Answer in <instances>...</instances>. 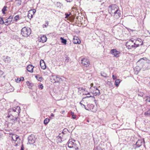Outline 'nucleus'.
<instances>
[{"label":"nucleus","instance_id":"f257e3e1","mask_svg":"<svg viewBox=\"0 0 150 150\" xmlns=\"http://www.w3.org/2000/svg\"><path fill=\"white\" fill-rule=\"evenodd\" d=\"M21 109L19 106L10 108L8 110V115L7 117H10L11 120H13L14 122L16 121L18 116L19 115Z\"/></svg>","mask_w":150,"mask_h":150},{"label":"nucleus","instance_id":"f03ea898","mask_svg":"<svg viewBox=\"0 0 150 150\" xmlns=\"http://www.w3.org/2000/svg\"><path fill=\"white\" fill-rule=\"evenodd\" d=\"M147 64L149 68H150V61L146 57L140 59L137 63V65L139 68L140 69L145 65H146Z\"/></svg>","mask_w":150,"mask_h":150},{"label":"nucleus","instance_id":"7ed1b4c3","mask_svg":"<svg viewBox=\"0 0 150 150\" xmlns=\"http://www.w3.org/2000/svg\"><path fill=\"white\" fill-rule=\"evenodd\" d=\"M108 11L111 14L113 13L115 15L117 14L119 17L120 16V11L119 10L117 6L115 4L110 5L109 6Z\"/></svg>","mask_w":150,"mask_h":150},{"label":"nucleus","instance_id":"20e7f679","mask_svg":"<svg viewBox=\"0 0 150 150\" xmlns=\"http://www.w3.org/2000/svg\"><path fill=\"white\" fill-rule=\"evenodd\" d=\"M139 41L140 42L142 40L141 39H138L137 40V41L135 42H134V44H132V43H131V42L130 41H129L127 42L126 43V46L127 48L128 49H135L137 47H139V45H142L143 44V42H142L140 44H138L137 43V41Z\"/></svg>","mask_w":150,"mask_h":150},{"label":"nucleus","instance_id":"39448f33","mask_svg":"<svg viewBox=\"0 0 150 150\" xmlns=\"http://www.w3.org/2000/svg\"><path fill=\"white\" fill-rule=\"evenodd\" d=\"M75 142V141L74 139H69L68 142V146L70 148H72L73 150H78V146Z\"/></svg>","mask_w":150,"mask_h":150},{"label":"nucleus","instance_id":"423d86ee","mask_svg":"<svg viewBox=\"0 0 150 150\" xmlns=\"http://www.w3.org/2000/svg\"><path fill=\"white\" fill-rule=\"evenodd\" d=\"M21 32V34L23 37H27L30 34L31 30L30 28L24 27L22 29Z\"/></svg>","mask_w":150,"mask_h":150},{"label":"nucleus","instance_id":"0eeeda50","mask_svg":"<svg viewBox=\"0 0 150 150\" xmlns=\"http://www.w3.org/2000/svg\"><path fill=\"white\" fill-rule=\"evenodd\" d=\"M51 80L54 83L60 82L62 81V79L58 76L53 75L51 77Z\"/></svg>","mask_w":150,"mask_h":150},{"label":"nucleus","instance_id":"6e6552de","mask_svg":"<svg viewBox=\"0 0 150 150\" xmlns=\"http://www.w3.org/2000/svg\"><path fill=\"white\" fill-rule=\"evenodd\" d=\"M87 107L88 108H85V109L86 110H91L94 112H95L97 111L96 107L93 104H88L87 105Z\"/></svg>","mask_w":150,"mask_h":150},{"label":"nucleus","instance_id":"1a4fd4ad","mask_svg":"<svg viewBox=\"0 0 150 150\" xmlns=\"http://www.w3.org/2000/svg\"><path fill=\"white\" fill-rule=\"evenodd\" d=\"M35 139L33 134L29 136L28 137V143L30 144H32L35 143Z\"/></svg>","mask_w":150,"mask_h":150},{"label":"nucleus","instance_id":"9d476101","mask_svg":"<svg viewBox=\"0 0 150 150\" xmlns=\"http://www.w3.org/2000/svg\"><path fill=\"white\" fill-rule=\"evenodd\" d=\"M81 64L84 67H88L90 62L89 60L86 58H83L81 59Z\"/></svg>","mask_w":150,"mask_h":150},{"label":"nucleus","instance_id":"9b49d317","mask_svg":"<svg viewBox=\"0 0 150 150\" xmlns=\"http://www.w3.org/2000/svg\"><path fill=\"white\" fill-rule=\"evenodd\" d=\"M110 53L112 55H113L115 57H119V54H120L119 51H117L116 49H113L110 50Z\"/></svg>","mask_w":150,"mask_h":150},{"label":"nucleus","instance_id":"f8f14e48","mask_svg":"<svg viewBox=\"0 0 150 150\" xmlns=\"http://www.w3.org/2000/svg\"><path fill=\"white\" fill-rule=\"evenodd\" d=\"M13 18V16L12 15H10L8 18L6 20V21L5 22V25H8L10 24L12 21Z\"/></svg>","mask_w":150,"mask_h":150},{"label":"nucleus","instance_id":"ddd939ff","mask_svg":"<svg viewBox=\"0 0 150 150\" xmlns=\"http://www.w3.org/2000/svg\"><path fill=\"white\" fill-rule=\"evenodd\" d=\"M47 38L45 35H42L41 37L38 38V41L40 42L44 43L46 42L47 40Z\"/></svg>","mask_w":150,"mask_h":150},{"label":"nucleus","instance_id":"4468645a","mask_svg":"<svg viewBox=\"0 0 150 150\" xmlns=\"http://www.w3.org/2000/svg\"><path fill=\"white\" fill-rule=\"evenodd\" d=\"M12 139L14 141H15L16 142H17V143H18V142H20L21 140L19 138V136L16 134H13V135Z\"/></svg>","mask_w":150,"mask_h":150},{"label":"nucleus","instance_id":"2eb2a0df","mask_svg":"<svg viewBox=\"0 0 150 150\" xmlns=\"http://www.w3.org/2000/svg\"><path fill=\"white\" fill-rule=\"evenodd\" d=\"M73 42L74 44H79L81 42V41L78 37L74 36L73 40Z\"/></svg>","mask_w":150,"mask_h":150},{"label":"nucleus","instance_id":"dca6fc26","mask_svg":"<svg viewBox=\"0 0 150 150\" xmlns=\"http://www.w3.org/2000/svg\"><path fill=\"white\" fill-rule=\"evenodd\" d=\"M93 93L95 96H99L100 94V92L99 90L97 88H94V90Z\"/></svg>","mask_w":150,"mask_h":150},{"label":"nucleus","instance_id":"f3484780","mask_svg":"<svg viewBox=\"0 0 150 150\" xmlns=\"http://www.w3.org/2000/svg\"><path fill=\"white\" fill-rule=\"evenodd\" d=\"M34 68V67L31 64L29 65L27 67V69L28 71L30 72H33V69Z\"/></svg>","mask_w":150,"mask_h":150},{"label":"nucleus","instance_id":"a211bd4d","mask_svg":"<svg viewBox=\"0 0 150 150\" xmlns=\"http://www.w3.org/2000/svg\"><path fill=\"white\" fill-rule=\"evenodd\" d=\"M40 66L41 69H45L46 68V66L43 60H41L40 62Z\"/></svg>","mask_w":150,"mask_h":150},{"label":"nucleus","instance_id":"6ab92c4d","mask_svg":"<svg viewBox=\"0 0 150 150\" xmlns=\"http://www.w3.org/2000/svg\"><path fill=\"white\" fill-rule=\"evenodd\" d=\"M142 141L139 140L136 143V145L138 147H140L142 145Z\"/></svg>","mask_w":150,"mask_h":150},{"label":"nucleus","instance_id":"aec40b11","mask_svg":"<svg viewBox=\"0 0 150 150\" xmlns=\"http://www.w3.org/2000/svg\"><path fill=\"white\" fill-rule=\"evenodd\" d=\"M35 77L39 81H41L42 80V78L39 75L35 76Z\"/></svg>","mask_w":150,"mask_h":150},{"label":"nucleus","instance_id":"412c9836","mask_svg":"<svg viewBox=\"0 0 150 150\" xmlns=\"http://www.w3.org/2000/svg\"><path fill=\"white\" fill-rule=\"evenodd\" d=\"M31 12H32V10L29 11L28 14V17L30 19H31L33 17V15L31 13Z\"/></svg>","mask_w":150,"mask_h":150},{"label":"nucleus","instance_id":"4be33fe9","mask_svg":"<svg viewBox=\"0 0 150 150\" xmlns=\"http://www.w3.org/2000/svg\"><path fill=\"white\" fill-rule=\"evenodd\" d=\"M50 120L48 118H46L45 119L44 121V124L45 125H46L48 122H50Z\"/></svg>","mask_w":150,"mask_h":150},{"label":"nucleus","instance_id":"5701e85b","mask_svg":"<svg viewBox=\"0 0 150 150\" xmlns=\"http://www.w3.org/2000/svg\"><path fill=\"white\" fill-rule=\"evenodd\" d=\"M120 79H116L115 81V86L117 87L119 86V84L120 82Z\"/></svg>","mask_w":150,"mask_h":150},{"label":"nucleus","instance_id":"b1692460","mask_svg":"<svg viewBox=\"0 0 150 150\" xmlns=\"http://www.w3.org/2000/svg\"><path fill=\"white\" fill-rule=\"evenodd\" d=\"M61 134H60L59 136V137L58 138L57 140L58 142H61L62 141V138L61 136Z\"/></svg>","mask_w":150,"mask_h":150},{"label":"nucleus","instance_id":"393cba45","mask_svg":"<svg viewBox=\"0 0 150 150\" xmlns=\"http://www.w3.org/2000/svg\"><path fill=\"white\" fill-rule=\"evenodd\" d=\"M60 40H62V42L64 44H66L67 43V40L65 39H64L63 38H62V37H61L60 38Z\"/></svg>","mask_w":150,"mask_h":150},{"label":"nucleus","instance_id":"a878e982","mask_svg":"<svg viewBox=\"0 0 150 150\" xmlns=\"http://www.w3.org/2000/svg\"><path fill=\"white\" fill-rule=\"evenodd\" d=\"M6 8H7V6H5L4 7L2 8V13L4 14H5V11H6Z\"/></svg>","mask_w":150,"mask_h":150},{"label":"nucleus","instance_id":"bb28decb","mask_svg":"<svg viewBox=\"0 0 150 150\" xmlns=\"http://www.w3.org/2000/svg\"><path fill=\"white\" fill-rule=\"evenodd\" d=\"M69 132L68 130L66 128L64 129L62 132V134H64L67 133Z\"/></svg>","mask_w":150,"mask_h":150},{"label":"nucleus","instance_id":"cd10ccee","mask_svg":"<svg viewBox=\"0 0 150 150\" xmlns=\"http://www.w3.org/2000/svg\"><path fill=\"white\" fill-rule=\"evenodd\" d=\"M4 24H5V23L3 20V18L2 17H0V24L2 25Z\"/></svg>","mask_w":150,"mask_h":150},{"label":"nucleus","instance_id":"c85d7f7f","mask_svg":"<svg viewBox=\"0 0 150 150\" xmlns=\"http://www.w3.org/2000/svg\"><path fill=\"white\" fill-rule=\"evenodd\" d=\"M19 15H17L14 18V21L15 22H17L18 20L19 19Z\"/></svg>","mask_w":150,"mask_h":150},{"label":"nucleus","instance_id":"c756f323","mask_svg":"<svg viewBox=\"0 0 150 150\" xmlns=\"http://www.w3.org/2000/svg\"><path fill=\"white\" fill-rule=\"evenodd\" d=\"M4 60L6 62H8L10 61V57L6 56Z\"/></svg>","mask_w":150,"mask_h":150},{"label":"nucleus","instance_id":"7c9ffc66","mask_svg":"<svg viewBox=\"0 0 150 150\" xmlns=\"http://www.w3.org/2000/svg\"><path fill=\"white\" fill-rule=\"evenodd\" d=\"M48 23H49L47 21H46L45 24L43 25V28H44V27L46 28L47 27V26L48 25Z\"/></svg>","mask_w":150,"mask_h":150},{"label":"nucleus","instance_id":"2f4dec72","mask_svg":"<svg viewBox=\"0 0 150 150\" xmlns=\"http://www.w3.org/2000/svg\"><path fill=\"white\" fill-rule=\"evenodd\" d=\"M101 75L102 76L106 77L107 76V74L105 72H102L101 73Z\"/></svg>","mask_w":150,"mask_h":150},{"label":"nucleus","instance_id":"473e14b6","mask_svg":"<svg viewBox=\"0 0 150 150\" xmlns=\"http://www.w3.org/2000/svg\"><path fill=\"white\" fill-rule=\"evenodd\" d=\"M26 83L28 86H32V85H33V84L32 83H30L29 81H27Z\"/></svg>","mask_w":150,"mask_h":150},{"label":"nucleus","instance_id":"72a5a7b5","mask_svg":"<svg viewBox=\"0 0 150 150\" xmlns=\"http://www.w3.org/2000/svg\"><path fill=\"white\" fill-rule=\"evenodd\" d=\"M17 3L19 5H20L21 4L22 1L21 0H17Z\"/></svg>","mask_w":150,"mask_h":150},{"label":"nucleus","instance_id":"f704fd0d","mask_svg":"<svg viewBox=\"0 0 150 150\" xmlns=\"http://www.w3.org/2000/svg\"><path fill=\"white\" fill-rule=\"evenodd\" d=\"M71 14V13L69 14L67 13H65V15L66 16L65 18H67Z\"/></svg>","mask_w":150,"mask_h":150},{"label":"nucleus","instance_id":"c9c22d12","mask_svg":"<svg viewBox=\"0 0 150 150\" xmlns=\"http://www.w3.org/2000/svg\"><path fill=\"white\" fill-rule=\"evenodd\" d=\"M83 94L84 95H90V93L88 92L87 91H85V92H83Z\"/></svg>","mask_w":150,"mask_h":150},{"label":"nucleus","instance_id":"e433bc0d","mask_svg":"<svg viewBox=\"0 0 150 150\" xmlns=\"http://www.w3.org/2000/svg\"><path fill=\"white\" fill-rule=\"evenodd\" d=\"M71 113L72 118L73 119H75L76 118V116L74 114V112H72Z\"/></svg>","mask_w":150,"mask_h":150},{"label":"nucleus","instance_id":"4c0bfd02","mask_svg":"<svg viewBox=\"0 0 150 150\" xmlns=\"http://www.w3.org/2000/svg\"><path fill=\"white\" fill-rule=\"evenodd\" d=\"M147 98L146 99V101L147 102H150V97L149 96L147 97Z\"/></svg>","mask_w":150,"mask_h":150},{"label":"nucleus","instance_id":"58836bf2","mask_svg":"<svg viewBox=\"0 0 150 150\" xmlns=\"http://www.w3.org/2000/svg\"><path fill=\"white\" fill-rule=\"evenodd\" d=\"M39 88H41V89H42L43 88V86L42 84H40L38 86Z\"/></svg>","mask_w":150,"mask_h":150},{"label":"nucleus","instance_id":"ea45409f","mask_svg":"<svg viewBox=\"0 0 150 150\" xmlns=\"http://www.w3.org/2000/svg\"><path fill=\"white\" fill-rule=\"evenodd\" d=\"M82 101H81L80 103V104L81 105V106L82 107H84L85 108H85L86 107L85 106V105H84V104H83L82 103H81V102Z\"/></svg>","mask_w":150,"mask_h":150},{"label":"nucleus","instance_id":"a19ab883","mask_svg":"<svg viewBox=\"0 0 150 150\" xmlns=\"http://www.w3.org/2000/svg\"><path fill=\"white\" fill-rule=\"evenodd\" d=\"M145 114L146 115H150V112H149L148 111L145 113Z\"/></svg>","mask_w":150,"mask_h":150},{"label":"nucleus","instance_id":"79ce46f5","mask_svg":"<svg viewBox=\"0 0 150 150\" xmlns=\"http://www.w3.org/2000/svg\"><path fill=\"white\" fill-rule=\"evenodd\" d=\"M4 73V72L3 71L0 70V76H1Z\"/></svg>","mask_w":150,"mask_h":150},{"label":"nucleus","instance_id":"37998d69","mask_svg":"<svg viewBox=\"0 0 150 150\" xmlns=\"http://www.w3.org/2000/svg\"><path fill=\"white\" fill-rule=\"evenodd\" d=\"M24 79V78L23 77H21L20 79V80H19V81H23Z\"/></svg>","mask_w":150,"mask_h":150},{"label":"nucleus","instance_id":"c03bdc74","mask_svg":"<svg viewBox=\"0 0 150 150\" xmlns=\"http://www.w3.org/2000/svg\"><path fill=\"white\" fill-rule=\"evenodd\" d=\"M112 77L114 79H115L117 78L116 76H115L113 75L112 76Z\"/></svg>","mask_w":150,"mask_h":150},{"label":"nucleus","instance_id":"a18cd8bd","mask_svg":"<svg viewBox=\"0 0 150 150\" xmlns=\"http://www.w3.org/2000/svg\"><path fill=\"white\" fill-rule=\"evenodd\" d=\"M24 147L23 144L22 145V146L21 148V150H24Z\"/></svg>","mask_w":150,"mask_h":150},{"label":"nucleus","instance_id":"49530a36","mask_svg":"<svg viewBox=\"0 0 150 150\" xmlns=\"http://www.w3.org/2000/svg\"><path fill=\"white\" fill-rule=\"evenodd\" d=\"M81 90L83 91L84 92H85V90H86V88H81Z\"/></svg>","mask_w":150,"mask_h":150},{"label":"nucleus","instance_id":"de8ad7c7","mask_svg":"<svg viewBox=\"0 0 150 150\" xmlns=\"http://www.w3.org/2000/svg\"><path fill=\"white\" fill-rule=\"evenodd\" d=\"M107 84H109L110 85L111 84L112 85V83L108 81L107 82Z\"/></svg>","mask_w":150,"mask_h":150},{"label":"nucleus","instance_id":"09e8293b","mask_svg":"<svg viewBox=\"0 0 150 150\" xmlns=\"http://www.w3.org/2000/svg\"><path fill=\"white\" fill-rule=\"evenodd\" d=\"M129 41H130V42H131V43L132 44L134 42V40H132L131 39H130Z\"/></svg>","mask_w":150,"mask_h":150},{"label":"nucleus","instance_id":"8fccbe9b","mask_svg":"<svg viewBox=\"0 0 150 150\" xmlns=\"http://www.w3.org/2000/svg\"><path fill=\"white\" fill-rule=\"evenodd\" d=\"M91 97V96H87L85 98H89V97Z\"/></svg>","mask_w":150,"mask_h":150},{"label":"nucleus","instance_id":"3c124183","mask_svg":"<svg viewBox=\"0 0 150 150\" xmlns=\"http://www.w3.org/2000/svg\"><path fill=\"white\" fill-rule=\"evenodd\" d=\"M67 2H71L72 1V0H66Z\"/></svg>","mask_w":150,"mask_h":150},{"label":"nucleus","instance_id":"603ef678","mask_svg":"<svg viewBox=\"0 0 150 150\" xmlns=\"http://www.w3.org/2000/svg\"><path fill=\"white\" fill-rule=\"evenodd\" d=\"M51 116H52V117H54V115L52 113L51 115Z\"/></svg>","mask_w":150,"mask_h":150},{"label":"nucleus","instance_id":"864d4df0","mask_svg":"<svg viewBox=\"0 0 150 150\" xmlns=\"http://www.w3.org/2000/svg\"><path fill=\"white\" fill-rule=\"evenodd\" d=\"M32 12H33V14H34L35 13L34 12V11H32Z\"/></svg>","mask_w":150,"mask_h":150},{"label":"nucleus","instance_id":"5fc2aeb1","mask_svg":"<svg viewBox=\"0 0 150 150\" xmlns=\"http://www.w3.org/2000/svg\"><path fill=\"white\" fill-rule=\"evenodd\" d=\"M1 45V43L0 42V46Z\"/></svg>","mask_w":150,"mask_h":150},{"label":"nucleus","instance_id":"6e6d98bb","mask_svg":"<svg viewBox=\"0 0 150 150\" xmlns=\"http://www.w3.org/2000/svg\"><path fill=\"white\" fill-rule=\"evenodd\" d=\"M149 111H150V109H149Z\"/></svg>","mask_w":150,"mask_h":150}]
</instances>
